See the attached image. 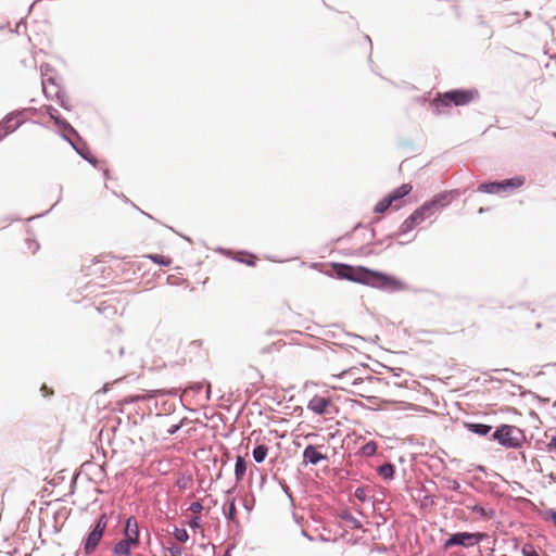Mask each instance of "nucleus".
<instances>
[{
	"mask_svg": "<svg viewBox=\"0 0 556 556\" xmlns=\"http://www.w3.org/2000/svg\"><path fill=\"white\" fill-rule=\"evenodd\" d=\"M332 268L336 275L342 279H348L376 288H402V282L396 278L362 266L354 267L346 264H333Z\"/></svg>",
	"mask_w": 556,
	"mask_h": 556,
	"instance_id": "f257e3e1",
	"label": "nucleus"
},
{
	"mask_svg": "<svg viewBox=\"0 0 556 556\" xmlns=\"http://www.w3.org/2000/svg\"><path fill=\"white\" fill-rule=\"evenodd\" d=\"M457 190L443 191L433 195L421 206L416 208L401 225L400 232L406 233L420 225L427 218L433 216L439 210L450 205L457 197Z\"/></svg>",
	"mask_w": 556,
	"mask_h": 556,
	"instance_id": "f03ea898",
	"label": "nucleus"
},
{
	"mask_svg": "<svg viewBox=\"0 0 556 556\" xmlns=\"http://www.w3.org/2000/svg\"><path fill=\"white\" fill-rule=\"evenodd\" d=\"M479 98V91L475 88L471 89H454L444 93H438L433 99L432 105L438 113L444 112V109L452 105L464 106L473 102Z\"/></svg>",
	"mask_w": 556,
	"mask_h": 556,
	"instance_id": "7ed1b4c3",
	"label": "nucleus"
},
{
	"mask_svg": "<svg viewBox=\"0 0 556 556\" xmlns=\"http://www.w3.org/2000/svg\"><path fill=\"white\" fill-rule=\"evenodd\" d=\"M525 180L520 177H515L510 179H506L503 181H493V182H484L478 187V191L483 193H500L505 192L507 190H513L521 187Z\"/></svg>",
	"mask_w": 556,
	"mask_h": 556,
	"instance_id": "20e7f679",
	"label": "nucleus"
},
{
	"mask_svg": "<svg viewBox=\"0 0 556 556\" xmlns=\"http://www.w3.org/2000/svg\"><path fill=\"white\" fill-rule=\"evenodd\" d=\"M517 429L514 426L502 425L493 433V439L508 448H516L520 445V439L516 435Z\"/></svg>",
	"mask_w": 556,
	"mask_h": 556,
	"instance_id": "39448f33",
	"label": "nucleus"
},
{
	"mask_svg": "<svg viewBox=\"0 0 556 556\" xmlns=\"http://www.w3.org/2000/svg\"><path fill=\"white\" fill-rule=\"evenodd\" d=\"M484 538L483 533H469L458 532L452 534L444 543V548L447 549L452 546L459 545L464 547H470L478 544Z\"/></svg>",
	"mask_w": 556,
	"mask_h": 556,
	"instance_id": "423d86ee",
	"label": "nucleus"
},
{
	"mask_svg": "<svg viewBox=\"0 0 556 556\" xmlns=\"http://www.w3.org/2000/svg\"><path fill=\"white\" fill-rule=\"evenodd\" d=\"M108 526V519L105 515H102L97 525L94 526L93 530L88 534L85 544H84V551L87 555L92 554L97 546L99 545L104 530Z\"/></svg>",
	"mask_w": 556,
	"mask_h": 556,
	"instance_id": "0eeeda50",
	"label": "nucleus"
},
{
	"mask_svg": "<svg viewBox=\"0 0 556 556\" xmlns=\"http://www.w3.org/2000/svg\"><path fill=\"white\" fill-rule=\"evenodd\" d=\"M307 408L317 415H328L337 412V408L329 396L314 395L307 404Z\"/></svg>",
	"mask_w": 556,
	"mask_h": 556,
	"instance_id": "6e6552de",
	"label": "nucleus"
},
{
	"mask_svg": "<svg viewBox=\"0 0 556 556\" xmlns=\"http://www.w3.org/2000/svg\"><path fill=\"white\" fill-rule=\"evenodd\" d=\"M24 121L22 112H15L7 115L0 122V139L16 130Z\"/></svg>",
	"mask_w": 556,
	"mask_h": 556,
	"instance_id": "1a4fd4ad",
	"label": "nucleus"
},
{
	"mask_svg": "<svg viewBox=\"0 0 556 556\" xmlns=\"http://www.w3.org/2000/svg\"><path fill=\"white\" fill-rule=\"evenodd\" d=\"M106 269L119 274L122 276V280H125V275L129 273L136 274L137 267L135 263L112 258L111 262L108 264Z\"/></svg>",
	"mask_w": 556,
	"mask_h": 556,
	"instance_id": "9d476101",
	"label": "nucleus"
},
{
	"mask_svg": "<svg viewBox=\"0 0 556 556\" xmlns=\"http://www.w3.org/2000/svg\"><path fill=\"white\" fill-rule=\"evenodd\" d=\"M340 383L336 386V388H339L341 390L353 392L352 388L357 386L358 383H362V378L354 377L353 370L343 371L338 377Z\"/></svg>",
	"mask_w": 556,
	"mask_h": 556,
	"instance_id": "9b49d317",
	"label": "nucleus"
},
{
	"mask_svg": "<svg viewBox=\"0 0 556 556\" xmlns=\"http://www.w3.org/2000/svg\"><path fill=\"white\" fill-rule=\"evenodd\" d=\"M124 539L128 540L130 543H135L137 545L140 544L139 528H138V522L135 517H129L126 520V525H125V529H124Z\"/></svg>",
	"mask_w": 556,
	"mask_h": 556,
	"instance_id": "f8f14e48",
	"label": "nucleus"
},
{
	"mask_svg": "<svg viewBox=\"0 0 556 556\" xmlns=\"http://www.w3.org/2000/svg\"><path fill=\"white\" fill-rule=\"evenodd\" d=\"M319 447H321V445H319V446L307 445L305 447V450L303 451L304 462L309 463L312 465H316L321 460H327L328 456L326 454H323L321 452H319L318 451Z\"/></svg>",
	"mask_w": 556,
	"mask_h": 556,
	"instance_id": "ddd939ff",
	"label": "nucleus"
},
{
	"mask_svg": "<svg viewBox=\"0 0 556 556\" xmlns=\"http://www.w3.org/2000/svg\"><path fill=\"white\" fill-rule=\"evenodd\" d=\"M412 189H413V187L410 184H403L399 188L394 189L387 197L390 200V202L392 203V205H394L395 208H399L400 204H394V203H396L399 200H401L405 195L409 194Z\"/></svg>",
	"mask_w": 556,
	"mask_h": 556,
	"instance_id": "4468645a",
	"label": "nucleus"
},
{
	"mask_svg": "<svg viewBox=\"0 0 556 556\" xmlns=\"http://www.w3.org/2000/svg\"><path fill=\"white\" fill-rule=\"evenodd\" d=\"M139 545L130 543L128 540L123 539L115 544L113 548L114 556H130L132 548H137Z\"/></svg>",
	"mask_w": 556,
	"mask_h": 556,
	"instance_id": "2eb2a0df",
	"label": "nucleus"
},
{
	"mask_svg": "<svg viewBox=\"0 0 556 556\" xmlns=\"http://www.w3.org/2000/svg\"><path fill=\"white\" fill-rule=\"evenodd\" d=\"M96 270H100L102 271V274H104V279L105 280H110V281H115V282H118L122 280V276L119 274H116L114 271H111L108 268V265L105 264H96Z\"/></svg>",
	"mask_w": 556,
	"mask_h": 556,
	"instance_id": "dca6fc26",
	"label": "nucleus"
},
{
	"mask_svg": "<svg viewBox=\"0 0 556 556\" xmlns=\"http://www.w3.org/2000/svg\"><path fill=\"white\" fill-rule=\"evenodd\" d=\"M467 508L471 510L472 513L478 514L482 519H492L495 516L494 510L489 509L486 510L481 505H468Z\"/></svg>",
	"mask_w": 556,
	"mask_h": 556,
	"instance_id": "f3484780",
	"label": "nucleus"
},
{
	"mask_svg": "<svg viewBox=\"0 0 556 556\" xmlns=\"http://www.w3.org/2000/svg\"><path fill=\"white\" fill-rule=\"evenodd\" d=\"M466 427L469 431L479 435H486L492 429L491 426L483 424H466Z\"/></svg>",
	"mask_w": 556,
	"mask_h": 556,
	"instance_id": "a211bd4d",
	"label": "nucleus"
},
{
	"mask_svg": "<svg viewBox=\"0 0 556 556\" xmlns=\"http://www.w3.org/2000/svg\"><path fill=\"white\" fill-rule=\"evenodd\" d=\"M247 471V464L243 457L238 456L235 466V475L237 480H241Z\"/></svg>",
	"mask_w": 556,
	"mask_h": 556,
	"instance_id": "6ab92c4d",
	"label": "nucleus"
},
{
	"mask_svg": "<svg viewBox=\"0 0 556 556\" xmlns=\"http://www.w3.org/2000/svg\"><path fill=\"white\" fill-rule=\"evenodd\" d=\"M267 453H268V447L266 445H257L254 450H253V458L255 459L256 463H262L266 456H267Z\"/></svg>",
	"mask_w": 556,
	"mask_h": 556,
	"instance_id": "aec40b11",
	"label": "nucleus"
},
{
	"mask_svg": "<svg viewBox=\"0 0 556 556\" xmlns=\"http://www.w3.org/2000/svg\"><path fill=\"white\" fill-rule=\"evenodd\" d=\"M152 262L162 266H169L172 264V258L162 254H149L147 255Z\"/></svg>",
	"mask_w": 556,
	"mask_h": 556,
	"instance_id": "412c9836",
	"label": "nucleus"
},
{
	"mask_svg": "<svg viewBox=\"0 0 556 556\" xmlns=\"http://www.w3.org/2000/svg\"><path fill=\"white\" fill-rule=\"evenodd\" d=\"M377 452V443L374 441L367 442L365 445L361 448V454L363 456H372Z\"/></svg>",
	"mask_w": 556,
	"mask_h": 556,
	"instance_id": "4be33fe9",
	"label": "nucleus"
},
{
	"mask_svg": "<svg viewBox=\"0 0 556 556\" xmlns=\"http://www.w3.org/2000/svg\"><path fill=\"white\" fill-rule=\"evenodd\" d=\"M393 206L388 197H384L376 205L374 211L378 214L384 213L389 207Z\"/></svg>",
	"mask_w": 556,
	"mask_h": 556,
	"instance_id": "5701e85b",
	"label": "nucleus"
},
{
	"mask_svg": "<svg viewBox=\"0 0 556 556\" xmlns=\"http://www.w3.org/2000/svg\"><path fill=\"white\" fill-rule=\"evenodd\" d=\"M173 535L180 543H186L189 540V534L186 529L175 528Z\"/></svg>",
	"mask_w": 556,
	"mask_h": 556,
	"instance_id": "b1692460",
	"label": "nucleus"
},
{
	"mask_svg": "<svg viewBox=\"0 0 556 556\" xmlns=\"http://www.w3.org/2000/svg\"><path fill=\"white\" fill-rule=\"evenodd\" d=\"M379 473H380L383 478L390 479V478H392V477H393V475H394V467H393L391 464L382 465V466L379 468Z\"/></svg>",
	"mask_w": 556,
	"mask_h": 556,
	"instance_id": "393cba45",
	"label": "nucleus"
},
{
	"mask_svg": "<svg viewBox=\"0 0 556 556\" xmlns=\"http://www.w3.org/2000/svg\"><path fill=\"white\" fill-rule=\"evenodd\" d=\"M225 514L229 520H231V521L237 520V508H236V504H235L233 500L228 504V508Z\"/></svg>",
	"mask_w": 556,
	"mask_h": 556,
	"instance_id": "a878e982",
	"label": "nucleus"
},
{
	"mask_svg": "<svg viewBox=\"0 0 556 556\" xmlns=\"http://www.w3.org/2000/svg\"><path fill=\"white\" fill-rule=\"evenodd\" d=\"M181 548L176 545L168 546L164 551V556H181Z\"/></svg>",
	"mask_w": 556,
	"mask_h": 556,
	"instance_id": "bb28decb",
	"label": "nucleus"
},
{
	"mask_svg": "<svg viewBox=\"0 0 556 556\" xmlns=\"http://www.w3.org/2000/svg\"><path fill=\"white\" fill-rule=\"evenodd\" d=\"M343 519L351 525L352 528H361V522L351 514H344Z\"/></svg>",
	"mask_w": 556,
	"mask_h": 556,
	"instance_id": "cd10ccee",
	"label": "nucleus"
},
{
	"mask_svg": "<svg viewBox=\"0 0 556 556\" xmlns=\"http://www.w3.org/2000/svg\"><path fill=\"white\" fill-rule=\"evenodd\" d=\"M203 509V506L200 502H193L189 506V510L193 513L195 516H198Z\"/></svg>",
	"mask_w": 556,
	"mask_h": 556,
	"instance_id": "c85d7f7f",
	"label": "nucleus"
},
{
	"mask_svg": "<svg viewBox=\"0 0 556 556\" xmlns=\"http://www.w3.org/2000/svg\"><path fill=\"white\" fill-rule=\"evenodd\" d=\"M522 555L523 556H540L538 554V552L531 546V545H526L523 548H522Z\"/></svg>",
	"mask_w": 556,
	"mask_h": 556,
	"instance_id": "c756f323",
	"label": "nucleus"
},
{
	"mask_svg": "<svg viewBox=\"0 0 556 556\" xmlns=\"http://www.w3.org/2000/svg\"><path fill=\"white\" fill-rule=\"evenodd\" d=\"M544 519L551 520L556 527V511L555 510H553V509L546 510L544 513Z\"/></svg>",
	"mask_w": 556,
	"mask_h": 556,
	"instance_id": "7c9ffc66",
	"label": "nucleus"
},
{
	"mask_svg": "<svg viewBox=\"0 0 556 556\" xmlns=\"http://www.w3.org/2000/svg\"><path fill=\"white\" fill-rule=\"evenodd\" d=\"M189 527L191 529L200 528L201 527V518L199 516H194L193 518H191L189 521Z\"/></svg>",
	"mask_w": 556,
	"mask_h": 556,
	"instance_id": "2f4dec72",
	"label": "nucleus"
},
{
	"mask_svg": "<svg viewBox=\"0 0 556 556\" xmlns=\"http://www.w3.org/2000/svg\"><path fill=\"white\" fill-rule=\"evenodd\" d=\"M546 448L548 452H556V437L552 438V440L547 443Z\"/></svg>",
	"mask_w": 556,
	"mask_h": 556,
	"instance_id": "473e14b6",
	"label": "nucleus"
},
{
	"mask_svg": "<svg viewBox=\"0 0 556 556\" xmlns=\"http://www.w3.org/2000/svg\"><path fill=\"white\" fill-rule=\"evenodd\" d=\"M40 390H41L43 396H49V395L53 394V391L50 388H48L46 384H43Z\"/></svg>",
	"mask_w": 556,
	"mask_h": 556,
	"instance_id": "72a5a7b5",
	"label": "nucleus"
},
{
	"mask_svg": "<svg viewBox=\"0 0 556 556\" xmlns=\"http://www.w3.org/2000/svg\"><path fill=\"white\" fill-rule=\"evenodd\" d=\"M355 496L359 500V501H365V492L363 489H356L355 491Z\"/></svg>",
	"mask_w": 556,
	"mask_h": 556,
	"instance_id": "f704fd0d",
	"label": "nucleus"
},
{
	"mask_svg": "<svg viewBox=\"0 0 556 556\" xmlns=\"http://www.w3.org/2000/svg\"><path fill=\"white\" fill-rule=\"evenodd\" d=\"M178 429H179V426H178V425H173V426L167 430V432H168L169 434H174Z\"/></svg>",
	"mask_w": 556,
	"mask_h": 556,
	"instance_id": "c9c22d12",
	"label": "nucleus"
}]
</instances>
